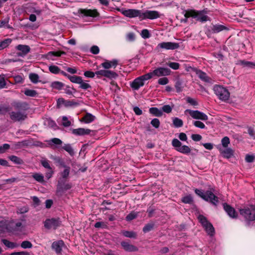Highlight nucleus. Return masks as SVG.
<instances>
[{"label": "nucleus", "instance_id": "7", "mask_svg": "<svg viewBox=\"0 0 255 255\" xmlns=\"http://www.w3.org/2000/svg\"><path fill=\"white\" fill-rule=\"evenodd\" d=\"M68 78L71 82L79 84V87L83 90H87L91 88V85L87 81H84L80 76L68 75Z\"/></svg>", "mask_w": 255, "mask_h": 255}, {"label": "nucleus", "instance_id": "16", "mask_svg": "<svg viewBox=\"0 0 255 255\" xmlns=\"http://www.w3.org/2000/svg\"><path fill=\"white\" fill-rule=\"evenodd\" d=\"M44 224L47 229H55L60 226V222L58 219L52 218L46 220Z\"/></svg>", "mask_w": 255, "mask_h": 255}, {"label": "nucleus", "instance_id": "17", "mask_svg": "<svg viewBox=\"0 0 255 255\" xmlns=\"http://www.w3.org/2000/svg\"><path fill=\"white\" fill-rule=\"evenodd\" d=\"M10 117L14 121H20L25 119L26 114L23 112H12L10 114Z\"/></svg>", "mask_w": 255, "mask_h": 255}, {"label": "nucleus", "instance_id": "18", "mask_svg": "<svg viewBox=\"0 0 255 255\" xmlns=\"http://www.w3.org/2000/svg\"><path fill=\"white\" fill-rule=\"evenodd\" d=\"M118 61L116 59L112 60H105L104 62L101 63L100 66L104 68V70H109V69L112 68H116L118 65Z\"/></svg>", "mask_w": 255, "mask_h": 255}, {"label": "nucleus", "instance_id": "26", "mask_svg": "<svg viewBox=\"0 0 255 255\" xmlns=\"http://www.w3.org/2000/svg\"><path fill=\"white\" fill-rule=\"evenodd\" d=\"M121 245L123 249L128 252H134L137 250L136 247L126 242H122Z\"/></svg>", "mask_w": 255, "mask_h": 255}, {"label": "nucleus", "instance_id": "31", "mask_svg": "<svg viewBox=\"0 0 255 255\" xmlns=\"http://www.w3.org/2000/svg\"><path fill=\"white\" fill-rule=\"evenodd\" d=\"M95 117L90 113H87L86 115L83 118L82 121L85 123L88 124L92 122L95 120Z\"/></svg>", "mask_w": 255, "mask_h": 255}, {"label": "nucleus", "instance_id": "41", "mask_svg": "<svg viewBox=\"0 0 255 255\" xmlns=\"http://www.w3.org/2000/svg\"><path fill=\"white\" fill-rule=\"evenodd\" d=\"M221 143L224 148L228 147L230 143V140L228 136L224 137L221 140Z\"/></svg>", "mask_w": 255, "mask_h": 255}, {"label": "nucleus", "instance_id": "2", "mask_svg": "<svg viewBox=\"0 0 255 255\" xmlns=\"http://www.w3.org/2000/svg\"><path fill=\"white\" fill-rule=\"evenodd\" d=\"M195 192L196 194L205 201H209L213 205H216L218 202V197L216 196L211 191L204 192L202 190L196 189Z\"/></svg>", "mask_w": 255, "mask_h": 255}, {"label": "nucleus", "instance_id": "22", "mask_svg": "<svg viewBox=\"0 0 255 255\" xmlns=\"http://www.w3.org/2000/svg\"><path fill=\"white\" fill-rule=\"evenodd\" d=\"M10 224L12 226L11 229L7 228V230L10 232H21L24 229V226L20 222H18L14 224L11 222Z\"/></svg>", "mask_w": 255, "mask_h": 255}, {"label": "nucleus", "instance_id": "44", "mask_svg": "<svg viewBox=\"0 0 255 255\" xmlns=\"http://www.w3.org/2000/svg\"><path fill=\"white\" fill-rule=\"evenodd\" d=\"M240 64L244 66L247 67L252 68L255 66V63L245 60L241 61Z\"/></svg>", "mask_w": 255, "mask_h": 255}, {"label": "nucleus", "instance_id": "54", "mask_svg": "<svg viewBox=\"0 0 255 255\" xmlns=\"http://www.w3.org/2000/svg\"><path fill=\"white\" fill-rule=\"evenodd\" d=\"M141 36L142 38L146 39L149 38L150 35L149 31L146 29H144L141 31Z\"/></svg>", "mask_w": 255, "mask_h": 255}, {"label": "nucleus", "instance_id": "6", "mask_svg": "<svg viewBox=\"0 0 255 255\" xmlns=\"http://www.w3.org/2000/svg\"><path fill=\"white\" fill-rule=\"evenodd\" d=\"M68 78L71 82L79 84V87L83 90H87L91 88V85L87 81H84L80 76L68 75Z\"/></svg>", "mask_w": 255, "mask_h": 255}, {"label": "nucleus", "instance_id": "14", "mask_svg": "<svg viewBox=\"0 0 255 255\" xmlns=\"http://www.w3.org/2000/svg\"><path fill=\"white\" fill-rule=\"evenodd\" d=\"M121 12L125 16L129 18L138 17L139 18H141V11L139 10L135 9H122L121 10Z\"/></svg>", "mask_w": 255, "mask_h": 255}, {"label": "nucleus", "instance_id": "51", "mask_svg": "<svg viewBox=\"0 0 255 255\" xmlns=\"http://www.w3.org/2000/svg\"><path fill=\"white\" fill-rule=\"evenodd\" d=\"M172 145L175 147L177 150L178 148H180L181 146V142L177 139L174 138L172 140Z\"/></svg>", "mask_w": 255, "mask_h": 255}, {"label": "nucleus", "instance_id": "34", "mask_svg": "<svg viewBox=\"0 0 255 255\" xmlns=\"http://www.w3.org/2000/svg\"><path fill=\"white\" fill-rule=\"evenodd\" d=\"M29 78L31 82L36 84L40 82L39 76L38 74L34 73H31L29 74Z\"/></svg>", "mask_w": 255, "mask_h": 255}, {"label": "nucleus", "instance_id": "8", "mask_svg": "<svg viewBox=\"0 0 255 255\" xmlns=\"http://www.w3.org/2000/svg\"><path fill=\"white\" fill-rule=\"evenodd\" d=\"M68 78L71 82L79 84V87L83 90H87L91 88V85L87 81H84L80 76L68 75Z\"/></svg>", "mask_w": 255, "mask_h": 255}, {"label": "nucleus", "instance_id": "53", "mask_svg": "<svg viewBox=\"0 0 255 255\" xmlns=\"http://www.w3.org/2000/svg\"><path fill=\"white\" fill-rule=\"evenodd\" d=\"M123 235L128 238H135L136 237V234L133 232H130V231H124L123 232Z\"/></svg>", "mask_w": 255, "mask_h": 255}, {"label": "nucleus", "instance_id": "61", "mask_svg": "<svg viewBox=\"0 0 255 255\" xmlns=\"http://www.w3.org/2000/svg\"><path fill=\"white\" fill-rule=\"evenodd\" d=\"M137 216V214L134 212H132L129 214L127 217L126 219L127 221H131L135 219Z\"/></svg>", "mask_w": 255, "mask_h": 255}, {"label": "nucleus", "instance_id": "47", "mask_svg": "<svg viewBox=\"0 0 255 255\" xmlns=\"http://www.w3.org/2000/svg\"><path fill=\"white\" fill-rule=\"evenodd\" d=\"M44 125H47L51 128H54L56 126L55 122L50 119H46L44 121Z\"/></svg>", "mask_w": 255, "mask_h": 255}, {"label": "nucleus", "instance_id": "39", "mask_svg": "<svg viewBox=\"0 0 255 255\" xmlns=\"http://www.w3.org/2000/svg\"><path fill=\"white\" fill-rule=\"evenodd\" d=\"M173 124L175 127L179 128L183 126V121L178 118H174L173 119Z\"/></svg>", "mask_w": 255, "mask_h": 255}, {"label": "nucleus", "instance_id": "43", "mask_svg": "<svg viewBox=\"0 0 255 255\" xmlns=\"http://www.w3.org/2000/svg\"><path fill=\"white\" fill-rule=\"evenodd\" d=\"M181 201L184 203L190 204V203H191L192 202L193 199H192V196L190 195H187V196H185L183 197L182 198Z\"/></svg>", "mask_w": 255, "mask_h": 255}, {"label": "nucleus", "instance_id": "46", "mask_svg": "<svg viewBox=\"0 0 255 255\" xmlns=\"http://www.w3.org/2000/svg\"><path fill=\"white\" fill-rule=\"evenodd\" d=\"M225 29V27L222 25H216L213 28V31L215 33H218Z\"/></svg>", "mask_w": 255, "mask_h": 255}, {"label": "nucleus", "instance_id": "36", "mask_svg": "<svg viewBox=\"0 0 255 255\" xmlns=\"http://www.w3.org/2000/svg\"><path fill=\"white\" fill-rule=\"evenodd\" d=\"M63 167L65 168V169L63 170V171H62L61 173V176H62V177L63 178L66 179L69 176L70 168L68 166L65 165H63Z\"/></svg>", "mask_w": 255, "mask_h": 255}, {"label": "nucleus", "instance_id": "12", "mask_svg": "<svg viewBox=\"0 0 255 255\" xmlns=\"http://www.w3.org/2000/svg\"><path fill=\"white\" fill-rule=\"evenodd\" d=\"M179 45L177 43L171 42H163L159 43L155 48V50L159 51L160 49L174 50L178 48Z\"/></svg>", "mask_w": 255, "mask_h": 255}, {"label": "nucleus", "instance_id": "49", "mask_svg": "<svg viewBox=\"0 0 255 255\" xmlns=\"http://www.w3.org/2000/svg\"><path fill=\"white\" fill-rule=\"evenodd\" d=\"M6 85L4 75H0V89L4 88Z\"/></svg>", "mask_w": 255, "mask_h": 255}, {"label": "nucleus", "instance_id": "29", "mask_svg": "<svg viewBox=\"0 0 255 255\" xmlns=\"http://www.w3.org/2000/svg\"><path fill=\"white\" fill-rule=\"evenodd\" d=\"M65 54V52H61V51H55V52L51 51V52H48L47 54L46 57L48 59L54 60L52 58L53 56L59 57L62 54Z\"/></svg>", "mask_w": 255, "mask_h": 255}, {"label": "nucleus", "instance_id": "30", "mask_svg": "<svg viewBox=\"0 0 255 255\" xmlns=\"http://www.w3.org/2000/svg\"><path fill=\"white\" fill-rule=\"evenodd\" d=\"M2 242L6 247L9 249H13L18 247V245L17 244L10 242L5 239L2 240Z\"/></svg>", "mask_w": 255, "mask_h": 255}, {"label": "nucleus", "instance_id": "52", "mask_svg": "<svg viewBox=\"0 0 255 255\" xmlns=\"http://www.w3.org/2000/svg\"><path fill=\"white\" fill-rule=\"evenodd\" d=\"M9 159L11 161L16 164H21L22 162V160L20 158L14 155L10 156Z\"/></svg>", "mask_w": 255, "mask_h": 255}, {"label": "nucleus", "instance_id": "59", "mask_svg": "<svg viewBox=\"0 0 255 255\" xmlns=\"http://www.w3.org/2000/svg\"><path fill=\"white\" fill-rule=\"evenodd\" d=\"M62 125L64 127H69L71 125V122L68 120L67 118L65 116L62 117Z\"/></svg>", "mask_w": 255, "mask_h": 255}, {"label": "nucleus", "instance_id": "20", "mask_svg": "<svg viewBox=\"0 0 255 255\" xmlns=\"http://www.w3.org/2000/svg\"><path fill=\"white\" fill-rule=\"evenodd\" d=\"M80 14L86 16L96 17L98 12L96 9H80L79 10Z\"/></svg>", "mask_w": 255, "mask_h": 255}, {"label": "nucleus", "instance_id": "32", "mask_svg": "<svg viewBox=\"0 0 255 255\" xmlns=\"http://www.w3.org/2000/svg\"><path fill=\"white\" fill-rule=\"evenodd\" d=\"M12 40L10 38H6L0 41V50L6 48L11 42Z\"/></svg>", "mask_w": 255, "mask_h": 255}, {"label": "nucleus", "instance_id": "4", "mask_svg": "<svg viewBox=\"0 0 255 255\" xmlns=\"http://www.w3.org/2000/svg\"><path fill=\"white\" fill-rule=\"evenodd\" d=\"M242 215L247 221H251L255 220V208L254 206H251L240 210Z\"/></svg>", "mask_w": 255, "mask_h": 255}, {"label": "nucleus", "instance_id": "15", "mask_svg": "<svg viewBox=\"0 0 255 255\" xmlns=\"http://www.w3.org/2000/svg\"><path fill=\"white\" fill-rule=\"evenodd\" d=\"M160 16L161 14L157 11L146 10L143 12H141V19H154L160 17Z\"/></svg>", "mask_w": 255, "mask_h": 255}, {"label": "nucleus", "instance_id": "56", "mask_svg": "<svg viewBox=\"0 0 255 255\" xmlns=\"http://www.w3.org/2000/svg\"><path fill=\"white\" fill-rule=\"evenodd\" d=\"M168 65L174 70H177L180 67V64L177 62H169L168 63Z\"/></svg>", "mask_w": 255, "mask_h": 255}, {"label": "nucleus", "instance_id": "64", "mask_svg": "<svg viewBox=\"0 0 255 255\" xmlns=\"http://www.w3.org/2000/svg\"><path fill=\"white\" fill-rule=\"evenodd\" d=\"M9 144L5 143L2 146H0V153H4L7 149L9 148Z\"/></svg>", "mask_w": 255, "mask_h": 255}, {"label": "nucleus", "instance_id": "60", "mask_svg": "<svg viewBox=\"0 0 255 255\" xmlns=\"http://www.w3.org/2000/svg\"><path fill=\"white\" fill-rule=\"evenodd\" d=\"M151 125L155 128H158L160 125V122L158 119H154L151 121Z\"/></svg>", "mask_w": 255, "mask_h": 255}, {"label": "nucleus", "instance_id": "25", "mask_svg": "<svg viewBox=\"0 0 255 255\" xmlns=\"http://www.w3.org/2000/svg\"><path fill=\"white\" fill-rule=\"evenodd\" d=\"M64 246V242L60 240L53 242L52 244V248L56 252V253L59 254L61 253Z\"/></svg>", "mask_w": 255, "mask_h": 255}, {"label": "nucleus", "instance_id": "38", "mask_svg": "<svg viewBox=\"0 0 255 255\" xmlns=\"http://www.w3.org/2000/svg\"><path fill=\"white\" fill-rule=\"evenodd\" d=\"M32 177L37 181L42 183L44 181V176L40 173H34L32 175Z\"/></svg>", "mask_w": 255, "mask_h": 255}, {"label": "nucleus", "instance_id": "23", "mask_svg": "<svg viewBox=\"0 0 255 255\" xmlns=\"http://www.w3.org/2000/svg\"><path fill=\"white\" fill-rule=\"evenodd\" d=\"M219 151L220 153L222 155V156L226 158H231L233 155L234 154V150L231 148H220L219 149Z\"/></svg>", "mask_w": 255, "mask_h": 255}, {"label": "nucleus", "instance_id": "42", "mask_svg": "<svg viewBox=\"0 0 255 255\" xmlns=\"http://www.w3.org/2000/svg\"><path fill=\"white\" fill-rule=\"evenodd\" d=\"M20 246L23 249H30L32 247V244L28 241H24L21 243Z\"/></svg>", "mask_w": 255, "mask_h": 255}, {"label": "nucleus", "instance_id": "50", "mask_svg": "<svg viewBox=\"0 0 255 255\" xmlns=\"http://www.w3.org/2000/svg\"><path fill=\"white\" fill-rule=\"evenodd\" d=\"M154 225L152 223L146 224L143 228V231L144 233H147L151 231L153 228Z\"/></svg>", "mask_w": 255, "mask_h": 255}, {"label": "nucleus", "instance_id": "10", "mask_svg": "<svg viewBox=\"0 0 255 255\" xmlns=\"http://www.w3.org/2000/svg\"><path fill=\"white\" fill-rule=\"evenodd\" d=\"M149 76L143 75L135 79L130 84L131 88L134 90H137L144 85V82L149 80Z\"/></svg>", "mask_w": 255, "mask_h": 255}, {"label": "nucleus", "instance_id": "9", "mask_svg": "<svg viewBox=\"0 0 255 255\" xmlns=\"http://www.w3.org/2000/svg\"><path fill=\"white\" fill-rule=\"evenodd\" d=\"M184 16L186 18L190 17L197 18L198 20L202 22L206 21L209 19L207 15L203 14L201 12L192 10L186 11L184 13Z\"/></svg>", "mask_w": 255, "mask_h": 255}, {"label": "nucleus", "instance_id": "63", "mask_svg": "<svg viewBox=\"0 0 255 255\" xmlns=\"http://www.w3.org/2000/svg\"><path fill=\"white\" fill-rule=\"evenodd\" d=\"M161 111L166 113H170L172 111V108L169 105H165L162 107Z\"/></svg>", "mask_w": 255, "mask_h": 255}, {"label": "nucleus", "instance_id": "48", "mask_svg": "<svg viewBox=\"0 0 255 255\" xmlns=\"http://www.w3.org/2000/svg\"><path fill=\"white\" fill-rule=\"evenodd\" d=\"M63 148L68 152L70 155H72L74 153L73 150L69 144L64 145L63 146Z\"/></svg>", "mask_w": 255, "mask_h": 255}, {"label": "nucleus", "instance_id": "45", "mask_svg": "<svg viewBox=\"0 0 255 255\" xmlns=\"http://www.w3.org/2000/svg\"><path fill=\"white\" fill-rule=\"evenodd\" d=\"M24 94L27 96L34 97L37 94L36 91L33 90H26L24 91Z\"/></svg>", "mask_w": 255, "mask_h": 255}, {"label": "nucleus", "instance_id": "62", "mask_svg": "<svg viewBox=\"0 0 255 255\" xmlns=\"http://www.w3.org/2000/svg\"><path fill=\"white\" fill-rule=\"evenodd\" d=\"M90 51L94 54H97L99 53V48L96 45L93 46L90 49Z\"/></svg>", "mask_w": 255, "mask_h": 255}, {"label": "nucleus", "instance_id": "24", "mask_svg": "<svg viewBox=\"0 0 255 255\" xmlns=\"http://www.w3.org/2000/svg\"><path fill=\"white\" fill-rule=\"evenodd\" d=\"M224 208L226 213L230 217L235 218L238 216L237 213H236L235 209L230 206L227 205V204H224Z\"/></svg>", "mask_w": 255, "mask_h": 255}, {"label": "nucleus", "instance_id": "40", "mask_svg": "<svg viewBox=\"0 0 255 255\" xmlns=\"http://www.w3.org/2000/svg\"><path fill=\"white\" fill-rule=\"evenodd\" d=\"M49 70L51 73L54 74H58L61 71L60 69L57 66L55 65H51L49 66Z\"/></svg>", "mask_w": 255, "mask_h": 255}, {"label": "nucleus", "instance_id": "55", "mask_svg": "<svg viewBox=\"0 0 255 255\" xmlns=\"http://www.w3.org/2000/svg\"><path fill=\"white\" fill-rule=\"evenodd\" d=\"M169 80L166 77L159 78L158 80V83L161 85H165L168 84Z\"/></svg>", "mask_w": 255, "mask_h": 255}, {"label": "nucleus", "instance_id": "1", "mask_svg": "<svg viewBox=\"0 0 255 255\" xmlns=\"http://www.w3.org/2000/svg\"><path fill=\"white\" fill-rule=\"evenodd\" d=\"M84 75L86 77L91 78H94L96 75L98 78L104 77L110 80L117 79L118 77V74L115 72L107 70H100L95 73L90 71H87L84 72Z\"/></svg>", "mask_w": 255, "mask_h": 255}, {"label": "nucleus", "instance_id": "58", "mask_svg": "<svg viewBox=\"0 0 255 255\" xmlns=\"http://www.w3.org/2000/svg\"><path fill=\"white\" fill-rule=\"evenodd\" d=\"M193 125L197 128H205V126L204 124L203 123L199 121H196L193 122Z\"/></svg>", "mask_w": 255, "mask_h": 255}, {"label": "nucleus", "instance_id": "3", "mask_svg": "<svg viewBox=\"0 0 255 255\" xmlns=\"http://www.w3.org/2000/svg\"><path fill=\"white\" fill-rule=\"evenodd\" d=\"M214 91L219 99L223 101H226L229 100L230 94L228 90L220 85H215L214 87Z\"/></svg>", "mask_w": 255, "mask_h": 255}, {"label": "nucleus", "instance_id": "11", "mask_svg": "<svg viewBox=\"0 0 255 255\" xmlns=\"http://www.w3.org/2000/svg\"><path fill=\"white\" fill-rule=\"evenodd\" d=\"M198 218L207 234L211 236H213L215 231L212 225L209 223L206 218L203 215H199Z\"/></svg>", "mask_w": 255, "mask_h": 255}, {"label": "nucleus", "instance_id": "21", "mask_svg": "<svg viewBox=\"0 0 255 255\" xmlns=\"http://www.w3.org/2000/svg\"><path fill=\"white\" fill-rule=\"evenodd\" d=\"M91 132V130L84 128H78L76 129H73L72 130V132L73 134L79 136L88 135Z\"/></svg>", "mask_w": 255, "mask_h": 255}, {"label": "nucleus", "instance_id": "27", "mask_svg": "<svg viewBox=\"0 0 255 255\" xmlns=\"http://www.w3.org/2000/svg\"><path fill=\"white\" fill-rule=\"evenodd\" d=\"M198 77L202 81L210 83L211 82V79L207 75V74L201 70H197L196 72Z\"/></svg>", "mask_w": 255, "mask_h": 255}, {"label": "nucleus", "instance_id": "33", "mask_svg": "<svg viewBox=\"0 0 255 255\" xmlns=\"http://www.w3.org/2000/svg\"><path fill=\"white\" fill-rule=\"evenodd\" d=\"M149 113L157 117H160L162 115V111L155 107L150 108Z\"/></svg>", "mask_w": 255, "mask_h": 255}, {"label": "nucleus", "instance_id": "13", "mask_svg": "<svg viewBox=\"0 0 255 255\" xmlns=\"http://www.w3.org/2000/svg\"><path fill=\"white\" fill-rule=\"evenodd\" d=\"M185 114H188L194 119H198L202 121H206L208 120V116L206 114L197 110L193 111L187 109L185 111Z\"/></svg>", "mask_w": 255, "mask_h": 255}, {"label": "nucleus", "instance_id": "37", "mask_svg": "<svg viewBox=\"0 0 255 255\" xmlns=\"http://www.w3.org/2000/svg\"><path fill=\"white\" fill-rule=\"evenodd\" d=\"M46 142L50 146H52L53 144L60 145L62 143V141L57 138H53L50 140H47Z\"/></svg>", "mask_w": 255, "mask_h": 255}, {"label": "nucleus", "instance_id": "35", "mask_svg": "<svg viewBox=\"0 0 255 255\" xmlns=\"http://www.w3.org/2000/svg\"><path fill=\"white\" fill-rule=\"evenodd\" d=\"M177 151L184 154H188L190 152L191 149L190 147L187 145H181L180 148H177Z\"/></svg>", "mask_w": 255, "mask_h": 255}, {"label": "nucleus", "instance_id": "57", "mask_svg": "<svg viewBox=\"0 0 255 255\" xmlns=\"http://www.w3.org/2000/svg\"><path fill=\"white\" fill-rule=\"evenodd\" d=\"M41 163L44 167L47 168L48 169H51V168L49 164V161L48 160H47L46 159H42L41 160Z\"/></svg>", "mask_w": 255, "mask_h": 255}, {"label": "nucleus", "instance_id": "5", "mask_svg": "<svg viewBox=\"0 0 255 255\" xmlns=\"http://www.w3.org/2000/svg\"><path fill=\"white\" fill-rule=\"evenodd\" d=\"M171 70L167 68L158 67L154 69L153 71L147 73V75L149 76V79L153 77H161L166 76L170 75Z\"/></svg>", "mask_w": 255, "mask_h": 255}, {"label": "nucleus", "instance_id": "19", "mask_svg": "<svg viewBox=\"0 0 255 255\" xmlns=\"http://www.w3.org/2000/svg\"><path fill=\"white\" fill-rule=\"evenodd\" d=\"M16 49L19 51V52L17 53V55L21 57H23L26 55L30 50L29 46L21 44L18 45L16 47Z\"/></svg>", "mask_w": 255, "mask_h": 255}, {"label": "nucleus", "instance_id": "28", "mask_svg": "<svg viewBox=\"0 0 255 255\" xmlns=\"http://www.w3.org/2000/svg\"><path fill=\"white\" fill-rule=\"evenodd\" d=\"M65 86V84L59 81H54L52 82L50 84V87L53 89H55L57 90H61L64 88Z\"/></svg>", "mask_w": 255, "mask_h": 255}]
</instances>
